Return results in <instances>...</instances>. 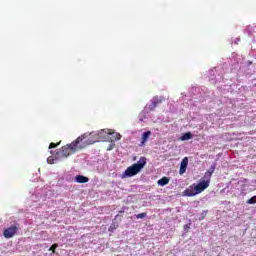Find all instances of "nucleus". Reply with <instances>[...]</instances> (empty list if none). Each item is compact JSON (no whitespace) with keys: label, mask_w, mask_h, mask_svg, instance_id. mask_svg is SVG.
<instances>
[{"label":"nucleus","mask_w":256,"mask_h":256,"mask_svg":"<svg viewBox=\"0 0 256 256\" xmlns=\"http://www.w3.org/2000/svg\"><path fill=\"white\" fill-rule=\"evenodd\" d=\"M86 135L79 136L76 140H74L72 143L67 144L66 146L62 147V157H69V155H73L74 153H77L79 149H83V146L79 145L81 142H83V139H85Z\"/></svg>","instance_id":"1"},{"label":"nucleus","mask_w":256,"mask_h":256,"mask_svg":"<svg viewBox=\"0 0 256 256\" xmlns=\"http://www.w3.org/2000/svg\"><path fill=\"white\" fill-rule=\"evenodd\" d=\"M145 165H147V158L141 157L137 163L128 167L124 171V173L122 174V179H125V177H135V175H137V173H139L141 169L145 167Z\"/></svg>","instance_id":"2"},{"label":"nucleus","mask_w":256,"mask_h":256,"mask_svg":"<svg viewBox=\"0 0 256 256\" xmlns=\"http://www.w3.org/2000/svg\"><path fill=\"white\" fill-rule=\"evenodd\" d=\"M215 171V166H211L210 171L206 172L204 177L207 180L200 181L196 186H194L196 193H203L207 187H209V183H211V175H213V172Z\"/></svg>","instance_id":"3"},{"label":"nucleus","mask_w":256,"mask_h":256,"mask_svg":"<svg viewBox=\"0 0 256 256\" xmlns=\"http://www.w3.org/2000/svg\"><path fill=\"white\" fill-rule=\"evenodd\" d=\"M83 135H86L83 138V141L86 139L84 141L86 145H93V143H97L98 141H105V130H101L98 133H85Z\"/></svg>","instance_id":"4"},{"label":"nucleus","mask_w":256,"mask_h":256,"mask_svg":"<svg viewBox=\"0 0 256 256\" xmlns=\"http://www.w3.org/2000/svg\"><path fill=\"white\" fill-rule=\"evenodd\" d=\"M17 231H19V224H14L3 231V236L5 239H11L17 235Z\"/></svg>","instance_id":"5"},{"label":"nucleus","mask_w":256,"mask_h":256,"mask_svg":"<svg viewBox=\"0 0 256 256\" xmlns=\"http://www.w3.org/2000/svg\"><path fill=\"white\" fill-rule=\"evenodd\" d=\"M121 140V134L118 132H111V130H104V141H110L111 143Z\"/></svg>","instance_id":"6"},{"label":"nucleus","mask_w":256,"mask_h":256,"mask_svg":"<svg viewBox=\"0 0 256 256\" xmlns=\"http://www.w3.org/2000/svg\"><path fill=\"white\" fill-rule=\"evenodd\" d=\"M194 185L195 184L189 186L184 190V195H186V197H195V195H198Z\"/></svg>","instance_id":"7"},{"label":"nucleus","mask_w":256,"mask_h":256,"mask_svg":"<svg viewBox=\"0 0 256 256\" xmlns=\"http://www.w3.org/2000/svg\"><path fill=\"white\" fill-rule=\"evenodd\" d=\"M187 165H189V158L185 157L182 159L180 164V170H179L180 175H183V173L187 171Z\"/></svg>","instance_id":"8"},{"label":"nucleus","mask_w":256,"mask_h":256,"mask_svg":"<svg viewBox=\"0 0 256 256\" xmlns=\"http://www.w3.org/2000/svg\"><path fill=\"white\" fill-rule=\"evenodd\" d=\"M163 101H165V98L154 97L152 105H150V109H155L157 105H160Z\"/></svg>","instance_id":"9"},{"label":"nucleus","mask_w":256,"mask_h":256,"mask_svg":"<svg viewBox=\"0 0 256 256\" xmlns=\"http://www.w3.org/2000/svg\"><path fill=\"white\" fill-rule=\"evenodd\" d=\"M149 137H151V131L144 132L142 135V141L140 143V147H143L147 141H149Z\"/></svg>","instance_id":"10"},{"label":"nucleus","mask_w":256,"mask_h":256,"mask_svg":"<svg viewBox=\"0 0 256 256\" xmlns=\"http://www.w3.org/2000/svg\"><path fill=\"white\" fill-rule=\"evenodd\" d=\"M75 181H76V183H89V179L83 175H77L75 177Z\"/></svg>","instance_id":"11"},{"label":"nucleus","mask_w":256,"mask_h":256,"mask_svg":"<svg viewBox=\"0 0 256 256\" xmlns=\"http://www.w3.org/2000/svg\"><path fill=\"white\" fill-rule=\"evenodd\" d=\"M158 185H160V187H165V185H169V178L166 176L162 177L160 180H158Z\"/></svg>","instance_id":"12"},{"label":"nucleus","mask_w":256,"mask_h":256,"mask_svg":"<svg viewBox=\"0 0 256 256\" xmlns=\"http://www.w3.org/2000/svg\"><path fill=\"white\" fill-rule=\"evenodd\" d=\"M193 137V134H191V132L185 133L181 139L182 141H189V139H191Z\"/></svg>","instance_id":"13"},{"label":"nucleus","mask_w":256,"mask_h":256,"mask_svg":"<svg viewBox=\"0 0 256 256\" xmlns=\"http://www.w3.org/2000/svg\"><path fill=\"white\" fill-rule=\"evenodd\" d=\"M119 227L118 224L112 223L108 229V231H110V233H113V231H115L117 228Z\"/></svg>","instance_id":"14"},{"label":"nucleus","mask_w":256,"mask_h":256,"mask_svg":"<svg viewBox=\"0 0 256 256\" xmlns=\"http://www.w3.org/2000/svg\"><path fill=\"white\" fill-rule=\"evenodd\" d=\"M255 203H256V196H253L247 200L248 205H255Z\"/></svg>","instance_id":"15"},{"label":"nucleus","mask_w":256,"mask_h":256,"mask_svg":"<svg viewBox=\"0 0 256 256\" xmlns=\"http://www.w3.org/2000/svg\"><path fill=\"white\" fill-rule=\"evenodd\" d=\"M147 217V212H143L136 215V219H145Z\"/></svg>","instance_id":"16"},{"label":"nucleus","mask_w":256,"mask_h":256,"mask_svg":"<svg viewBox=\"0 0 256 256\" xmlns=\"http://www.w3.org/2000/svg\"><path fill=\"white\" fill-rule=\"evenodd\" d=\"M47 162L50 164V165H53L55 163V158H53V156H49L47 158Z\"/></svg>","instance_id":"17"},{"label":"nucleus","mask_w":256,"mask_h":256,"mask_svg":"<svg viewBox=\"0 0 256 256\" xmlns=\"http://www.w3.org/2000/svg\"><path fill=\"white\" fill-rule=\"evenodd\" d=\"M60 143H61V142H58V143H56V144H55V143H53V142H52V143H50V145H49V149H55V147H58V145H60Z\"/></svg>","instance_id":"18"},{"label":"nucleus","mask_w":256,"mask_h":256,"mask_svg":"<svg viewBox=\"0 0 256 256\" xmlns=\"http://www.w3.org/2000/svg\"><path fill=\"white\" fill-rule=\"evenodd\" d=\"M57 247H59L58 244H53V245L50 247L49 251H52V253H55V249H57Z\"/></svg>","instance_id":"19"},{"label":"nucleus","mask_w":256,"mask_h":256,"mask_svg":"<svg viewBox=\"0 0 256 256\" xmlns=\"http://www.w3.org/2000/svg\"><path fill=\"white\" fill-rule=\"evenodd\" d=\"M123 213H125V211H123V210H120L119 211V214H117L116 216H115V219H117L118 217H123Z\"/></svg>","instance_id":"20"}]
</instances>
